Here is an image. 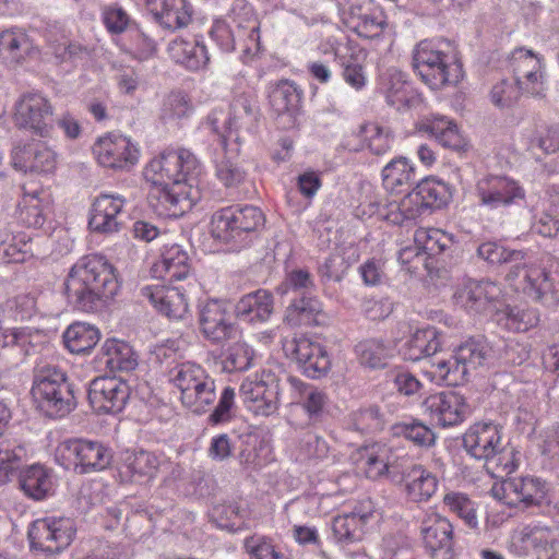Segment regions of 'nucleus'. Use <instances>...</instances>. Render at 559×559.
<instances>
[{
    "label": "nucleus",
    "mask_w": 559,
    "mask_h": 559,
    "mask_svg": "<svg viewBox=\"0 0 559 559\" xmlns=\"http://www.w3.org/2000/svg\"><path fill=\"white\" fill-rule=\"evenodd\" d=\"M243 547L250 559H288L270 538L262 535L247 537Z\"/></svg>",
    "instance_id": "nucleus-59"
},
{
    "label": "nucleus",
    "mask_w": 559,
    "mask_h": 559,
    "mask_svg": "<svg viewBox=\"0 0 559 559\" xmlns=\"http://www.w3.org/2000/svg\"><path fill=\"white\" fill-rule=\"evenodd\" d=\"M441 348L439 333L435 328L419 329L404 344L402 354L405 360L418 361L423 358H433Z\"/></svg>",
    "instance_id": "nucleus-41"
},
{
    "label": "nucleus",
    "mask_w": 559,
    "mask_h": 559,
    "mask_svg": "<svg viewBox=\"0 0 559 559\" xmlns=\"http://www.w3.org/2000/svg\"><path fill=\"white\" fill-rule=\"evenodd\" d=\"M120 289L116 269L103 255L81 258L69 271L64 281L68 301L84 312L106 308Z\"/></svg>",
    "instance_id": "nucleus-2"
},
{
    "label": "nucleus",
    "mask_w": 559,
    "mask_h": 559,
    "mask_svg": "<svg viewBox=\"0 0 559 559\" xmlns=\"http://www.w3.org/2000/svg\"><path fill=\"white\" fill-rule=\"evenodd\" d=\"M395 433L421 448H429L433 445L436 441L435 432L419 421L397 425L395 427Z\"/></svg>",
    "instance_id": "nucleus-62"
},
{
    "label": "nucleus",
    "mask_w": 559,
    "mask_h": 559,
    "mask_svg": "<svg viewBox=\"0 0 559 559\" xmlns=\"http://www.w3.org/2000/svg\"><path fill=\"white\" fill-rule=\"evenodd\" d=\"M477 255L491 265L510 264L506 280L515 290L547 306L559 301V292L551 274L543 267L528 264L524 251L487 241L478 246Z\"/></svg>",
    "instance_id": "nucleus-3"
},
{
    "label": "nucleus",
    "mask_w": 559,
    "mask_h": 559,
    "mask_svg": "<svg viewBox=\"0 0 559 559\" xmlns=\"http://www.w3.org/2000/svg\"><path fill=\"white\" fill-rule=\"evenodd\" d=\"M421 536L432 559H454L453 526L439 514L428 515L421 523Z\"/></svg>",
    "instance_id": "nucleus-24"
},
{
    "label": "nucleus",
    "mask_w": 559,
    "mask_h": 559,
    "mask_svg": "<svg viewBox=\"0 0 559 559\" xmlns=\"http://www.w3.org/2000/svg\"><path fill=\"white\" fill-rule=\"evenodd\" d=\"M253 349L246 343L237 342L230 345L225 354L224 369L225 370H247L253 360Z\"/></svg>",
    "instance_id": "nucleus-63"
},
{
    "label": "nucleus",
    "mask_w": 559,
    "mask_h": 559,
    "mask_svg": "<svg viewBox=\"0 0 559 559\" xmlns=\"http://www.w3.org/2000/svg\"><path fill=\"white\" fill-rule=\"evenodd\" d=\"M201 174V164L186 148L167 150L152 159L144 176L152 187L147 201L152 210L163 217H180L200 199L194 182Z\"/></svg>",
    "instance_id": "nucleus-1"
},
{
    "label": "nucleus",
    "mask_w": 559,
    "mask_h": 559,
    "mask_svg": "<svg viewBox=\"0 0 559 559\" xmlns=\"http://www.w3.org/2000/svg\"><path fill=\"white\" fill-rule=\"evenodd\" d=\"M205 370L194 362H182L170 370V381L180 390L181 396L191 391L193 386L204 374Z\"/></svg>",
    "instance_id": "nucleus-57"
},
{
    "label": "nucleus",
    "mask_w": 559,
    "mask_h": 559,
    "mask_svg": "<svg viewBox=\"0 0 559 559\" xmlns=\"http://www.w3.org/2000/svg\"><path fill=\"white\" fill-rule=\"evenodd\" d=\"M158 457L147 451L127 453L119 467L122 481H141L143 478H153L158 469Z\"/></svg>",
    "instance_id": "nucleus-40"
},
{
    "label": "nucleus",
    "mask_w": 559,
    "mask_h": 559,
    "mask_svg": "<svg viewBox=\"0 0 559 559\" xmlns=\"http://www.w3.org/2000/svg\"><path fill=\"white\" fill-rule=\"evenodd\" d=\"M449 200L450 191L444 182L426 178L402 199L397 205L400 213L391 219L396 224L415 219L426 211L441 209Z\"/></svg>",
    "instance_id": "nucleus-11"
},
{
    "label": "nucleus",
    "mask_w": 559,
    "mask_h": 559,
    "mask_svg": "<svg viewBox=\"0 0 559 559\" xmlns=\"http://www.w3.org/2000/svg\"><path fill=\"white\" fill-rule=\"evenodd\" d=\"M491 357V347L479 337L462 343L449 358L430 359L431 374L447 385L456 386L467 381L468 374L484 367Z\"/></svg>",
    "instance_id": "nucleus-8"
},
{
    "label": "nucleus",
    "mask_w": 559,
    "mask_h": 559,
    "mask_svg": "<svg viewBox=\"0 0 559 559\" xmlns=\"http://www.w3.org/2000/svg\"><path fill=\"white\" fill-rule=\"evenodd\" d=\"M264 223V214L257 206H227L212 215L211 234L229 249L239 250L257 237Z\"/></svg>",
    "instance_id": "nucleus-7"
},
{
    "label": "nucleus",
    "mask_w": 559,
    "mask_h": 559,
    "mask_svg": "<svg viewBox=\"0 0 559 559\" xmlns=\"http://www.w3.org/2000/svg\"><path fill=\"white\" fill-rule=\"evenodd\" d=\"M383 186L391 192L401 193L416 182V170L406 157H397L382 169Z\"/></svg>",
    "instance_id": "nucleus-42"
},
{
    "label": "nucleus",
    "mask_w": 559,
    "mask_h": 559,
    "mask_svg": "<svg viewBox=\"0 0 559 559\" xmlns=\"http://www.w3.org/2000/svg\"><path fill=\"white\" fill-rule=\"evenodd\" d=\"M501 288L489 280H468L453 294L454 302L471 312H484L501 296Z\"/></svg>",
    "instance_id": "nucleus-27"
},
{
    "label": "nucleus",
    "mask_w": 559,
    "mask_h": 559,
    "mask_svg": "<svg viewBox=\"0 0 559 559\" xmlns=\"http://www.w3.org/2000/svg\"><path fill=\"white\" fill-rule=\"evenodd\" d=\"M13 121L19 129L45 136L51 127L52 107L41 94L25 93L15 103Z\"/></svg>",
    "instance_id": "nucleus-15"
},
{
    "label": "nucleus",
    "mask_w": 559,
    "mask_h": 559,
    "mask_svg": "<svg viewBox=\"0 0 559 559\" xmlns=\"http://www.w3.org/2000/svg\"><path fill=\"white\" fill-rule=\"evenodd\" d=\"M154 20L164 28L186 27L192 20V5L188 0H145Z\"/></svg>",
    "instance_id": "nucleus-33"
},
{
    "label": "nucleus",
    "mask_w": 559,
    "mask_h": 559,
    "mask_svg": "<svg viewBox=\"0 0 559 559\" xmlns=\"http://www.w3.org/2000/svg\"><path fill=\"white\" fill-rule=\"evenodd\" d=\"M126 200L119 194L102 193L92 203L88 226L98 234L118 233L122 225Z\"/></svg>",
    "instance_id": "nucleus-25"
},
{
    "label": "nucleus",
    "mask_w": 559,
    "mask_h": 559,
    "mask_svg": "<svg viewBox=\"0 0 559 559\" xmlns=\"http://www.w3.org/2000/svg\"><path fill=\"white\" fill-rule=\"evenodd\" d=\"M423 406L430 419L441 427L462 424L469 415V406L463 395L443 391L425 399Z\"/></svg>",
    "instance_id": "nucleus-22"
},
{
    "label": "nucleus",
    "mask_w": 559,
    "mask_h": 559,
    "mask_svg": "<svg viewBox=\"0 0 559 559\" xmlns=\"http://www.w3.org/2000/svg\"><path fill=\"white\" fill-rule=\"evenodd\" d=\"M283 349L287 357L296 360L309 378H321L330 370L331 361L325 348L310 338H293L284 343Z\"/></svg>",
    "instance_id": "nucleus-21"
},
{
    "label": "nucleus",
    "mask_w": 559,
    "mask_h": 559,
    "mask_svg": "<svg viewBox=\"0 0 559 559\" xmlns=\"http://www.w3.org/2000/svg\"><path fill=\"white\" fill-rule=\"evenodd\" d=\"M131 389L126 380L119 377H97L88 386V401L97 413H120L129 397Z\"/></svg>",
    "instance_id": "nucleus-16"
},
{
    "label": "nucleus",
    "mask_w": 559,
    "mask_h": 559,
    "mask_svg": "<svg viewBox=\"0 0 559 559\" xmlns=\"http://www.w3.org/2000/svg\"><path fill=\"white\" fill-rule=\"evenodd\" d=\"M216 400L215 381L205 373L193 386L190 392L181 396L185 406L194 413H203Z\"/></svg>",
    "instance_id": "nucleus-52"
},
{
    "label": "nucleus",
    "mask_w": 559,
    "mask_h": 559,
    "mask_svg": "<svg viewBox=\"0 0 559 559\" xmlns=\"http://www.w3.org/2000/svg\"><path fill=\"white\" fill-rule=\"evenodd\" d=\"M322 317L321 302L307 296L294 300L286 309L285 320L290 325H317Z\"/></svg>",
    "instance_id": "nucleus-51"
},
{
    "label": "nucleus",
    "mask_w": 559,
    "mask_h": 559,
    "mask_svg": "<svg viewBox=\"0 0 559 559\" xmlns=\"http://www.w3.org/2000/svg\"><path fill=\"white\" fill-rule=\"evenodd\" d=\"M350 427L361 433H373L382 430L383 418L377 406L361 408L350 416Z\"/></svg>",
    "instance_id": "nucleus-61"
},
{
    "label": "nucleus",
    "mask_w": 559,
    "mask_h": 559,
    "mask_svg": "<svg viewBox=\"0 0 559 559\" xmlns=\"http://www.w3.org/2000/svg\"><path fill=\"white\" fill-rule=\"evenodd\" d=\"M97 359L110 371H131L138 366V357L132 347L118 340H106Z\"/></svg>",
    "instance_id": "nucleus-39"
},
{
    "label": "nucleus",
    "mask_w": 559,
    "mask_h": 559,
    "mask_svg": "<svg viewBox=\"0 0 559 559\" xmlns=\"http://www.w3.org/2000/svg\"><path fill=\"white\" fill-rule=\"evenodd\" d=\"M190 271L189 257L179 245L166 247L160 262L155 263L152 267L155 277H160L170 284L189 278Z\"/></svg>",
    "instance_id": "nucleus-36"
},
{
    "label": "nucleus",
    "mask_w": 559,
    "mask_h": 559,
    "mask_svg": "<svg viewBox=\"0 0 559 559\" xmlns=\"http://www.w3.org/2000/svg\"><path fill=\"white\" fill-rule=\"evenodd\" d=\"M17 479L25 496L36 501L45 499L52 488L48 471L37 464L24 468Z\"/></svg>",
    "instance_id": "nucleus-46"
},
{
    "label": "nucleus",
    "mask_w": 559,
    "mask_h": 559,
    "mask_svg": "<svg viewBox=\"0 0 559 559\" xmlns=\"http://www.w3.org/2000/svg\"><path fill=\"white\" fill-rule=\"evenodd\" d=\"M381 91L388 104L397 110L417 107L423 99L420 94L406 80V75L395 69H388L381 76Z\"/></svg>",
    "instance_id": "nucleus-30"
},
{
    "label": "nucleus",
    "mask_w": 559,
    "mask_h": 559,
    "mask_svg": "<svg viewBox=\"0 0 559 559\" xmlns=\"http://www.w3.org/2000/svg\"><path fill=\"white\" fill-rule=\"evenodd\" d=\"M185 287L150 285L141 288V295L146 298L160 313L168 318L181 319L188 311Z\"/></svg>",
    "instance_id": "nucleus-31"
},
{
    "label": "nucleus",
    "mask_w": 559,
    "mask_h": 559,
    "mask_svg": "<svg viewBox=\"0 0 559 559\" xmlns=\"http://www.w3.org/2000/svg\"><path fill=\"white\" fill-rule=\"evenodd\" d=\"M355 353L360 365L370 369H382L392 357V347L380 338H368L359 342Z\"/></svg>",
    "instance_id": "nucleus-50"
},
{
    "label": "nucleus",
    "mask_w": 559,
    "mask_h": 559,
    "mask_svg": "<svg viewBox=\"0 0 559 559\" xmlns=\"http://www.w3.org/2000/svg\"><path fill=\"white\" fill-rule=\"evenodd\" d=\"M475 191L479 204L490 210L516 205L525 200L524 188L508 176H484L478 179Z\"/></svg>",
    "instance_id": "nucleus-14"
},
{
    "label": "nucleus",
    "mask_w": 559,
    "mask_h": 559,
    "mask_svg": "<svg viewBox=\"0 0 559 559\" xmlns=\"http://www.w3.org/2000/svg\"><path fill=\"white\" fill-rule=\"evenodd\" d=\"M0 254L5 263H23L33 257L32 239L24 233L0 229Z\"/></svg>",
    "instance_id": "nucleus-43"
},
{
    "label": "nucleus",
    "mask_w": 559,
    "mask_h": 559,
    "mask_svg": "<svg viewBox=\"0 0 559 559\" xmlns=\"http://www.w3.org/2000/svg\"><path fill=\"white\" fill-rule=\"evenodd\" d=\"M463 447L472 456L485 462L488 474L502 478L518 466V452L502 438V427L493 423H477L463 436Z\"/></svg>",
    "instance_id": "nucleus-4"
},
{
    "label": "nucleus",
    "mask_w": 559,
    "mask_h": 559,
    "mask_svg": "<svg viewBox=\"0 0 559 559\" xmlns=\"http://www.w3.org/2000/svg\"><path fill=\"white\" fill-rule=\"evenodd\" d=\"M290 388L292 404L300 405L310 423L316 424L323 419L328 413L329 396L318 386L305 383L296 377H287Z\"/></svg>",
    "instance_id": "nucleus-28"
},
{
    "label": "nucleus",
    "mask_w": 559,
    "mask_h": 559,
    "mask_svg": "<svg viewBox=\"0 0 559 559\" xmlns=\"http://www.w3.org/2000/svg\"><path fill=\"white\" fill-rule=\"evenodd\" d=\"M419 131L428 133L443 147L453 151H463L467 145L456 124L444 117L435 118L431 121L421 123Z\"/></svg>",
    "instance_id": "nucleus-44"
},
{
    "label": "nucleus",
    "mask_w": 559,
    "mask_h": 559,
    "mask_svg": "<svg viewBox=\"0 0 559 559\" xmlns=\"http://www.w3.org/2000/svg\"><path fill=\"white\" fill-rule=\"evenodd\" d=\"M32 394L40 412L49 418H63L76 407L74 384L55 365H38L34 369Z\"/></svg>",
    "instance_id": "nucleus-6"
},
{
    "label": "nucleus",
    "mask_w": 559,
    "mask_h": 559,
    "mask_svg": "<svg viewBox=\"0 0 559 559\" xmlns=\"http://www.w3.org/2000/svg\"><path fill=\"white\" fill-rule=\"evenodd\" d=\"M260 116L257 96L253 93H242L237 95L230 104V116L227 121H224V131L218 126L223 118L222 111H213L209 115L206 123L213 132L219 134L222 144L225 146L230 139L239 142L246 135H252L258 129Z\"/></svg>",
    "instance_id": "nucleus-9"
},
{
    "label": "nucleus",
    "mask_w": 559,
    "mask_h": 559,
    "mask_svg": "<svg viewBox=\"0 0 559 559\" xmlns=\"http://www.w3.org/2000/svg\"><path fill=\"white\" fill-rule=\"evenodd\" d=\"M442 502L449 512L460 518L468 527H477L478 518L475 502L466 493L450 491L443 496Z\"/></svg>",
    "instance_id": "nucleus-53"
},
{
    "label": "nucleus",
    "mask_w": 559,
    "mask_h": 559,
    "mask_svg": "<svg viewBox=\"0 0 559 559\" xmlns=\"http://www.w3.org/2000/svg\"><path fill=\"white\" fill-rule=\"evenodd\" d=\"M97 328L85 322L72 323L63 333L66 347L73 354L88 353L99 341Z\"/></svg>",
    "instance_id": "nucleus-48"
},
{
    "label": "nucleus",
    "mask_w": 559,
    "mask_h": 559,
    "mask_svg": "<svg viewBox=\"0 0 559 559\" xmlns=\"http://www.w3.org/2000/svg\"><path fill=\"white\" fill-rule=\"evenodd\" d=\"M372 516L370 512L353 511L337 515L332 521L335 542L343 548L361 542L366 534V525Z\"/></svg>",
    "instance_id": "nucleus-37"
},
{
    "label": "nucleus",
    "mask_w": 559,
    "mask_h": 559,
    "mask_svg": "<svg viewBox=\"0 0 559 559\" xmlns=\"http://www.w3.org/2000/svg\"><path fill=\"white\" fill-rule=\"evenodd\" d=\"M26 462V450L23 445L3 442L0 445V485L11 483L20 477Z\"/></svg>",
    "instance_id": "nucleus-49"
},
{
    "label": "nucleus",
    "mask_w": 559,
    "mask_h": 559,
    "mask_svg": "<svg viewBox=\"0 0 559 559\" xmlns=\"http://www.w3.org/2000/svg\"><path fill=\"white\" fill-rule=\"evenodd\" d=\"M199 325L202 335L216 344L230 340L236 330L226 306L218 300H209L201 307Z\"/></svg>",
    "instance_id": "nucleus-26"
},
{
    "label": "nucleus",
    "mask_w": 559,
    "mask_h": 559,
    "mask_svg": "<svg viewBox=\"0 0 559 559\" xmlns=\"http://www.w3.org/2000/svg\"><path fill=\"white\" fill-rule=\"evenodd\" d=\"M168 51L176 62L191 70H198L206 66L210 60L206 47L195 40L188 41L176 38L169 43Z\"/></svg>",
    "instance_id": "nucleus-45"
},
{
    "label": "nucleus",
    "mask_w": 559,
    "mask_h": 559,
    "mask_svg": "<svg viewBox=\"0 0 559 559\" xmlns=\"http://www.w3.org/2000/svg\"><path fill=\"white\" fill-rule=\"evenodd\" d=\"M299 100L297 88L288 82H281L270 93V104L278 115L296 110Z\"/></svg>",
    "instance_id": "nucleus-56"
},
{
    "label": "nucleus",
    "mask_w": 559,
    "mask_h": 559,
    "mask_svg": "<svg viewBox=\"0 0 559 559\" xmlns=\"http://www.w3.org/2000/svg\"><path fill=\"white\" fill-rule=\"evenodd\" d=\"M97 163L114 170H129L139 159V150L129 138L108 133L93 145Z\"/></svg>",
    "instance_id": "nucleus-17"
},
{
    "label": "nucleus",
    "mask_w": 559,
    "mask_h": 559,
    "mask_svg": "<svg viewBox=\"0 0 559 559\" xmlns=\"http://www.w3.org/2000/svg\"><path fill=\"white\" fill-rule=\"evenodd\" d=\"M546 483L534 476H519L495 483L491 496L509 507L539 506L546 497Z\"/></svg>",
    "instance_id": "nucleus-13"
},
{
    "label": "nucleus",
    "mask_w": 559,
    "mask_h": 559,
    "mask_svg": "<svg viewBox=\"0 0 559 559\" xmlns=\"http://www.w3.org/2000/svg\"><path fill=\"white\" fill-rule=\"evenodd\" d=\"M413 69L431 88L455 84L462 76L456 47L447 39L423 40L413 50Z\"/></svg>",
    "instance_id": "nucleus-5"
},
{
    "label": "nucleus",
    "mask_w": 559,
    "mask_h": 559,
    "mask_svg": "<svg viewBox=\"0 0 559 559\" xmlns=\"http://www.w3.org/2000/svg\"><path fill=\"white\" fill-rule=\"evenodd\" d=\"M355 464L367 478L377 480L390 476L395 480L402 468L392 450L384 444L373 443L360 448L354 455Z\"/></svg>",
    "instance_id": "nucleus-23"
},
{
    "label": "nucleus",
    "mask_w": 559,
    "mask_h": 559,
    "mask_svg": "<svg viewBox=\"0 0 559 559\" xmlns=\"http://www.w3.org/2000/svg\"><path fill=\"white\" fill-rule=\"evenodd\" d=\"M510 63L518 84L524 86V92L538 96L544 91L542 61L532 50L516 48L511 55Z\"/></svg>",
    "instance_id": "nucleus-29"
},
{
    "label": "nucleus",
    "mask_w": 559,
    "mask_h": 559,
    "mask_svg": "<svg viewBox=\"0 0 559 559\" xmlns=\"http://www.w3.org/2000/svg\"><path fill=\"white\" fill-rule=\"evenodd\" d=\"M283 349L287 357L296 360L309 378H321L330 370L331 361L325 348L310 338H293L284 343Z\"/></svg>",
    "instance_id": "nucleus-20"
},
{
    "label": "nucleus",
    "mask_w": 559,
    "mask_h": 559,
    "mask_svg": "<svg viewBox=\"0 0 559 559\" xmlns=\"http://www.w3.org/2000/svg\"><path fill=\"white\" fill-rule=\"evenodd\" d=\"M278 389L276 376L263 370L254 379L243 381L240 391L245 403H250L249 408L258 415L269 416L277 409Z\"/></svg>",
    "instance_id": "nucleus-19"
},
{
    "label": "nucleus",
    "mask_w": 559,
    "mask_h": 559,
    "mask_svg": "<svg viewBox=\"0 0 559 559\" xmlns=\"http://www.w3.org/2000/svg\"><path fill=\"white\" fill-rule=\"evenodd\" d=\"M348 14L349 26L360 37H379L388 25L385 13L382 9L372 7L369 0L359 4H352Z\"/></svg>",
    "instance_id": "nucleus-32"
},
{
    "label": "nucleus",
    "mask_w": 559,
    "mask_h": 559,
    "mask_svg": "<svg viewBox=\"0 0 559 559\" xmlns=\"http://www.w3.org/2000/svg\"><path fill=\"white\" fill-rule=\"evenodd\" d=\"M274 311V298L266 289L243 295L235 306L236 317L246 323L266 322Z\"/></svg>",
    "instance_id": "nucleus-35"
},
{
    "label": "nucleus",
    "mask_w": 559,
    "mask_h": 559,
    "mask_svg": "<svg viewBox=\"0 0 559 559\" xmlns=\"http://www.w3.org/2000/svg\"><path fill=\"white\" fill-rule=\"evenodd\" d=\"M56 164L55 152L41 141H16L12 146L11 165L17 171L47 174L53 171Z\"/></svg>",
    "instance_id": "nucleus-18"
},
{
    "label": "nucleus",
    "mask_w": 559,
    "mask_h": 559,
    "mask_svg": "<svg viewBox=\"0 0 559 559\" xmlns=\"http://www.w3.org/2000/svg\"><path fill=\"white\" fill-rule=\"evenodd\" d=\"M399 474L405 483V492L411 501H427L438 488L437 477L420 464L402 465Z\"/></svg>",
    "instance_id": "nucleus-34"
},
{
    "label": "nucleus",
    "mask_w": 559,
    "mask_h": 559,
    "mask_svg": "<svg viewBox=\"0 0 559 559\" xmlns=\"http://www.w3.org/2000/svg\"><path fill=\"white\" fill-rule=\"evenodd\" d=\"M47 207L48 202L44 191H26L24 189L22 201L19 204V219L27 227L39 228L46 222Z\"/></svg>",
    "instance_id": "nucleus-47"
},
{
    "label": "nucleus",
    "mask_w": 559,
    "mask_h": 559,
    "mask_svg": "<svg viewBox=\"0 0 559 559\" xmlns=\"http://www.w3.org/2000/svg\"><path fill=\"white\" fill-rule=\"evenodd\" d=\"M552 542H557L552 538L551 532L542 526H524L515 530L510 539V550L516 556H527L535 551H547Z\"/></svg>",
    "instance_id": "nucleus-38"
},
{
    "label": "nucleus",
    "mask_w": 559,
    "mask_h": 559,
    "mask_svg": "<svg viewBox=\"0 0 559 559\" xmlns=\"http://www.w3.org/2000/svg\"><path fill=\"white\" fill-rule=\"evenodd\" d=\"M49 48L58 62H75L88 56V49L79 43L66 37L50 41Z\"/></svg>",
    "instance_id": "nucleus-64"
},
{
    "label": "nucleus",
    "mask_w": 559,
    "mask_h": 559,
    "mask_svg": "<svg viewBox=\"0 0 559 559\" xmlns=\"http://www.w3.org/2000/svg\"><path fill=\"white\" fill-rule=\"evenodd\" d=\"M76 526L70 518H43L28 527L31 549L47 555H56L68 548L74 539Z\"/></svg>",
    "instance_id": "nucleus-10"
},
{
    "label": "nucleus",
    "mask_w": 559,
    "mask_h": 559,
    "mask_svg": "<svg viewBox=\"0 0 559 559\" xmlns=\"http://www.w3.org/2000/svg\"><path fill=\"white\" fill-rule=\"evenodd\" d=\"M539 312L535 308L509 307L506 312V325L516 332H526L538 325Z\"/></svg>",
    "instance_id": "nucleus-60"
},
{
    "label": "nucleus",
    "mask_w": 559,
    "mask_h": 559,
    "mask_svg": "<svg viewBox=\"0 0 559 559\" xmlns=\"http://www.w3.org/2000/svg\"><path fill=\"white\" fill-rule=\"evenodd\" d=\"M28 48V38L24 33L4 31L0 34V56L4 60L17 63Z\"/></svg>",
    "instance_id": "nucleus-55"
},
{
    "label": "nucleus",
    "mask_w": 559,
    "mask_h": 559,
    "mask_svg": "<svg viewBox=\"0 0 559 559\" xmlns=\"http://www.w3.org/2000/svg\"><path fill=\"white\" fill-rule=\"evenodd\" d=\"M57 460L68 469L90 473L107 468L112 453L100 442L74 439L67 440L57 448Z\"/></svg>",
    "instance_id": "nucleus-12"
},
{
    "label": "nucleus",
    "mask_w": 559,
    "mask_h": 559,
    "mask_svg": "<svg viewBox=\"0 0 559 559\" xmlns=\"http://www.w3.org/2000/svg\"><path fill=\"white\" fill-rule=\"evenodd\" d=\"M415 245L420 252L428 255H438L445 251L451 243L450 237L440 229L419 228L414 235Z\"/></svg>",
    "instance_id": "nucleus-54"
},
{
    "label": "nucleus",
    "mask_w": 559,
    "mask_h": 559,
    "mask_svg": "<svg viewBox=\"0 0 559 559\" xmlns=\"http://www.w3.org/2000/svg\"><path fill=\"white\" fill-rule=\"evenodd\" d=\"M522 93H525L524 86L518 84L515 79L512 82L502 80L493 85L490 98L496 107L501 109L510 108L519 102Z\"/></svg>",
    "instance_id": "nucleus-58"
}]
</instances>
